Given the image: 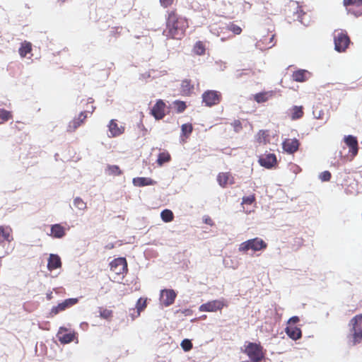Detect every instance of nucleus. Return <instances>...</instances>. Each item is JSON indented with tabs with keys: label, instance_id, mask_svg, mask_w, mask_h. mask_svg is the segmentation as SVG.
Instances as JSON below:
<instances>
[{
	"label": "nucleus",
	"instance_id": "9b49d317",
	"mask_svg": "<svg viewBox=\"0 0 362 362\" xmlns=\"http://www.w3.org/2000/svg\"><path fill=\"white\" fill-rule=\"evenodd\" d=\"M110 269L116 274H122L127 270V263L125 258L119 257L110 262Z\"/></svg>",
	"mask_w": 362,
	"mask_h": 362
},
{
	"label": "nucleus",
	"instance_id": "bf43d9fd",
	"mask_svg": "<svg viewBox=\"0 0 362 362\" xmlns=\"http://www.w3.org/2000/svg\"><path fill=\"white\" fill-rule=\"evenodd\" d=\"M59 1H61V2H64L66 0H58Z\"/></svg>",
	"mask_w": 362,
	"mask_h": 362
},
{
	"label": "nucleus",
	"instance_id": "3c124183",
	"mask_svg": "<svg viewBox=\"0 0 362 362\" xmlns=\"http://www.w3.org/2000/svg\"><path fill=\"white\" fill-rule=\"evenodd\" d=\"M46 297L47 300H51L53 298L52 292L47 293Z\"/></svg>",
	"mask_w": 362,
	"mask_h": 362
},
{
	"label": "nucleus",
	"instance_id": "a211bd4d",
	"mask_svg": "<svg viewBox=\"0 0 362 362\" xmlns=\"http://www.w3.org/2000/svg\"><path fill=\"white\" fill-rule=\"evenodd\" d=\"M283 149L288 153H293L299 147V141L296 139H286L282 143Z\"/></svg>",
	"mask_w": 362,
	"mask_h": 362
},
{
	"label": "nucleus",
	"instance_id": "20e7f679",
	"mask_svg": "<svg viewBox=\"0 0 362 362\" xmlns=\"http://www.w3.org/2000/svg\"><path fill=\"white\" fill-rule=\"evenodd\" d=\"M267 247V243L259 238L248 240L242 243L238 247V250L242 252H247L249 250L254 252L260 251Z\"/></svg>",
	"mask_w": 362,
	"mask_h": 362
},
{
	"label": "nucleus",
	"instance_id": "4c0bfd02",
	"mask_svg": "<svg viewBox=\"0 0 362 362\" xmlns=\"http://www.w3.org/2000/svg\"><path fill=\"white\" fill-rule=\"evenodd\" d=\"M146 306V300L140 298L136 303V310L141 314V312L145 309Z\"/></svg>",
	"mask_w": 362,
	"mask_h": 362
},
{
	"label": "nucleus",
	"instance_id": "de8ad7c7",
	"mask_svg": "<svg viewBox=\"0 0 362 362\" xmlns=\"http://www.w3.org/2000/svg\"><path fill=\"white\" fill-rule=\"evenodd\" d=\"M299 317H297V316H293V317H291L288 320V324H296L297 322H299Z\"/></svg>",
	"mask_w": 362,
	"mask_h": 362
},
{
	"label": "nucleus",
	"instance_id": "4d7b16f0",
	"mask_svg": "<svg viewBox=\"0 0 362 362\" xmlns=\"http://www.w3.org/2000/svg\"><path fill=\"white\" fill-rule=\"evenodd\" d=\"M90 110H91L90 113H92L94 111L95 107L92 106V107H90Z\"/></svg>",
	"mask_w": 362,
	"mask_h": 362
},
{
	"label": "nucleus",
	"instance_id": "5701e85b",
	"mask_svg": "<svg viewBox=\"0 0 362 362\" xmlns=\"http://www.w3.org/2000/svg\"><path fill=\"white\" fill-rule=\"evenodd\" d=\"M274 95V90L264 91L257 93L254 95L255 100L258 103H265L272 98Z\"/></svg>",
	"mask_w": 362,
	"mask_h": 362
},
{
	"label": "nucleus",
	"instance_id": "6e6552de",
	"mask_svg": "<svg viewBox=\"0 0 362 362\" xmlns=\"http://www.w3.org/2000/svg\"><path fill=\"white\" fill-rule=\"evenodd\" d=\"M68 331V329L64 327H60L57 333V337L58 340L63 344L71 343V341H76L78 343L77 334L74 331L69 333H65Z\"/></svg>",
	"mask_w": 362,
	"mask_h": 362
},
{
	"label": "nucleus",
	"instance_id": "ddd939ff",
	"mask_svg": "<svg viewBox=\"0 0 362 362\" xmlns=\"http://www.w3.org/2000/svg\"><path fill=\"white\" fill-rule=\"evenodd\" d=\"M344 5L346 7L353 6L356 9L347 8L348 13L353 14L356 17L362 15V0H344Z\"/></svg>",
	"mask_w": 362,
	"mask_h": 362
},
{
	"label": "nucleus",
	"instance_id": "f8f14e48",
	"mask_svg": "<svg viewBox=\"0 0 362 362\" xmlns=\"http://www.w3.org/2000/svg\"><path fill=\"white\" fill-rule=\"evenodd\" d=\"M109 138L117 137L124 133V127L119 125L115 119H111L107 125Z\"/></svg>",
	"mask_w": 362,
	"mask_h": 362
},
{
	"label": "nucleus",
	"instance_id": "603ef678",
	"mask_svg": "<svg viewBox=\"0 0 362 362\" xmlns=\"http://www.w3.org/2000/svg\"><path fill=\"white\" fill-rule=\"evenodd\" d=\"M204 221L207 224L212 225V221L210 218H206Z\"/></svg>",
	"mask_w": 362,
	"mask_h": 362
},
{
	"label": "nucleus",
	"instance_id": "e433bc0d",
	"mask_svg": "<svg viewBox=\"0 0 362 362\" xmlns=\"http://www.w3.org/2000/svg\"><path fill=\"white\" fill-rule=\"evenodd\" d=\"M194 52L197 54V55H202L204 54V52H205V47L204 46V45L202 44V42H197L194 47Z\"/></svg>",
	"mask_w": 362,
	"mask_h": 362
},
{
	"label": "nucleus",
	"instance_id": "c85d7f7f",
	"mask_svg": "<svg viewBox=\"0 0 362 362\" xmlns=\"http://www.w3.org/2000/svg\"><path fill=\"white\" fill-rule=\"evenodd\" d=\"M256 140L259 144H267L269 141L267 132L260 130L256 135Z\"/></svg>",
	"mask_w": 362,
	"mask_h": 362
},
{
	"label": "nucleus",
	"instance_id": "79ce46f5",
	"mask_svg": "<svg viewBox=\"0 0 362 362\" xmlns=\"http://www.w3.org/2000/svg\"><path fill=\"white\" fill-rule=\"evenodd\" d=\"M255 201V195H250L243 198V204H251Z\"/></svg>",
	"mask_w": 362,
	"mask_h": 362
},
{
	"label": "nucleus",
	"instance_id": "b1692460",
	"mask_svg": "<svg viewBox=\"0 0 362 362\" xmlns=\"http://www.w3.org/2000/svg\"><path fill=\"white\" fill-rule=\"evenodd\" d=\"M132 182L136 187H144L156 184V182L150 177H135L133 179Z\"/></svg>",
	"mask_w": 362,
	"mask_h": 362
},
{
	"label": "nucleus",
	"instance_id": "5fc2aeb1",
	"mask_svg": "<svg viewBox=\"0 0 362 362\" xmlns=\"http://www.w3.org/2000/svg\"><path fill=\"white\" fill-rule=\"evenodd\" d=\"M189 312H190V310H185V312H184V313L187 315V314H188V313H189Z\"/></svg>",
	"mask_w": 362,
	"mask_h": 362
},
{
	"label": "nucleus",
	"instance_id": "473e14b6",
	"mask_svg": "<svg viewBox=\"0 0 362 362\" xmlns=\"http://www.w3.org/2000/svg\"><path fill=\"white\" fill-rule=\"evenodd\" d=\"M12 115L11 112L4 109L0 108V124H3L5 122L11 119Z\"/></svg>",
	"mask_w": 362,
	"mask_h": 362
},
{
	"label": "nucleus",
	"instance_id": "a19ab883",
	"mask_svg": "<svg viewBox=\"0 0 362 362\" xmlns=\"http://www.w3.org/2000/svg\"><path fill=\"white\" fill-rule=\"evenodd\" d=\"M228 30L233 32L234 34L239 35L240 34L242 29L237 25L230 24L228 25Z\"/></svg>",
	"mask_w": 362,
	"mask_h": 362
},
{
	"label": "nucleus",
	"instance_id": "0eeeda50",
	"mask_svg": "<svg viewBox=\"0 0 362 362\" xmlns=\"http://www.w3.org/2000/svg\"><path fill=\"white\" fill-rule=\"evenodd\" d=\"M226 303L224 299H218L209 301L201 305L199 308L200 312H216L221 310Z\"/></svg>",
	"mask_w": 362,
	"mask_h": 362
},
{
	"label": "nucleus",
	"instance_id": "09e8293b",
	"mask_svg": "<svg viewBox=\"0 0 362 362\" xmlns=\"http://www.w3.org/2000/svg\"><path fill=\"white\" fill-rule=\"evenodd\" d=\"M234 127H235V130L236 132H238L240 130V129L241 128V124H240V122L237 120V121H235L234 122Z\"/></svg>",
	"mask_w": 362,
	"mask_h": 362
},
{
	"label": "nucleus",
	"instance_id": "f3484780",
	"mask_svg": "<svg viewBox=\"0 0 362 362\" xmlns=\"http://www.w3.org/2000/svg\"><path fill=\"white\" fill-rule=\"evenodd\" d=\"M165 105L161 100H158L154 105L151 110V113L156 119H163L165 115Z\"/></svg>",
	"mask_w": 362,
	"mask_h": 362
},
{
	"label": "nucleus",
	"instance_id": "aec40b11",
	"mask_svg": "<svg viewBox=\"0 0 362 362\" xmlns=\"http://www.w3.org/2000/svg\"><path fill=\"white\" fill-rule=\"evenodd\" d=\"M61 267L62 262L59 256L55 254H50L47 262V269L49 271H52L55 269L60 268Z\"/></svg>",
	"mask_w": 362,
	"mask_h": 362
},
{
	"label": "nucleus",
	"instance_id": "ea45409f",
	"mask_svg": "<svg viewBox=\"0 0 362 362\" xmlns=\"http://www.w3.org/2000/svg\"><path fill=\"white\" fill-rule=\"evenodd\" d=\"M180 345L185 351H188L192 348V343L187 339L182 340Z\"/></svg>",
	"mask_w": 362,
	"mask_h": 362
},
{
	"label": "nucleus",
	"instance_id": "2eb2a0df",
	"mask_svg": "<svg viewBox=\"0 0 362 362\" xmlns=\"http://www.w3.org/2000/svg\"><path fill=\"white\" fill-rule=\"evenodd\" d=\"M78 302L77 298H68L61 303H59L57 306H54L49 315L54 316L57 315L59 312L64 310L66 308L75 305Z\"/></svg>",
	"mask_w": 362,
	"mask_h": 362
},
{
	"label": "nucleus",
	"instance_id": "7c9ffc66",
	"mask_svg": "<svg viewBox=\"0 0 362 362\" xmlns=\"http://www.w3.org/2000/svg\"><path fill=\"white\" fill-rule=\"evenodd\" d=\"M105 172L107 174L110 175H120L122 174V170L119 169V166L115 165H107Z\"/></svg>",
	"mask_w": 362,
	"mask_h": 362
},
{
	"label": "nucleus",
	"instance_id": "37998d69",
	"mask_svg": "<svg viewBox=\"0 0 362 362\" xmlns=\"http://www.w3.org/2000/svg\"><path fill=\"white\" fill-rule=\"evenodd\" d=\"M175 107L178 112H183L186 108V105L184 102L182 101H176L175 102Z\"/></svg>",
	"mask_w": 362,
	"mask_h": 362
},
{
	"label": "nucleus",
	"instance_id": "2f4dec72",
	"mask_svg": "<svg viewBox=\"0 0 362 362\" xmlns=\"http://www.w3.org/2000/svg\"><path fill=\"white\" fill-rule=\"evenodd\" d=\"M170 160V154L166 152H163L159 153L157 159V163L158 164V165L162 166L165 163L168 162Z\"/></svg>",
	"mask_w": 362,
	"mask_h": 362
},
{
	"label": "nucleus",
	"instance_id": "6e6d98bb",
	"mask_svg": "<svg viewBox=\"0 0 362 362\" xmlns=\"http://www.w3.org/2000/svg\"><path fill=\"white\" fill-rule=\"evenodd\" d=\"M90 110H91L90 113H92L94 111L95 107L92 106V107H90Z\"/></svg>",
	"mask_w": 362,
	"mask_h": 362
},
{
	"label": "nucleus",
	"instance_id": "393cba45",
	"mask_svg": "<svg viewBox=\"0 0 362 362\" xmlns=\"http://www.w3.org/2000/svg\"><path fill=\"white\" fill-rule=\"evenodd\" d=\"M287 335L293 340L300 339L302 336L301 330L297 327L288 326L285 329Z\"/></svg>",
	"mask_w": 362,
	"mask_h": 362
},
{
	"label": "nucleus",
	"instance_id": "f03ea898",
	"mask_svg": "<svg viewBox=\"0 0 362 362\" xmlns=\"http://www.w3.org/2000/svg\"><path fill=\"white\" fill-rule=\"evenodd\" d=\"M349 343L354 346L362 341V315L353 317L349 322Z\"/></svg>",
	"mask_w": 362,
	"mask_h": 362
},
{
	"label": "nucleus",
	"instance_id": "4468645a",
	"mask_svg": "<svg viewBox=\"0 0 362 362\" xmlns=\"http://www.w3.org/2000/svg\"><path fill=\"white\" fill-rule=\"evenodd\" d=\"M87 118V112H81L78 117H75L70 121L67 125L66 131L68 132H74L76 129L79 127Z\"/></svg>",
	"mask_w": 362,
	"mask_h": 362
},
{
	"label": "nucleus",
	"instance_id": "dca6fc26",
	"mask_svg": "<svg viewBox=\"0 0 362 362\" xmlns=\"http://www.w3.org/2000/svg\"><path fill=\"white\" fill-rule=\"evenodd\" d=\"M67 230L60 223L53 224L51 226L50 233L48 235L54 238L61 239L66 235Z\"/></svg>",
	"mask_w": 362,
	"mask_h": 362
},
{
	"label": "nucleus",
	"instance_id": "49530a36",
	"mask_svg": "<svg viewBox=\"0 0 362 362\" xmlns=\"http://www.w3.org/2000/svg\"><path fill=\"white\" fill-rule=\"evenodd\" d=\"M174 0H160V4L163 7H168L173 3Z\"/></svg>",
	"mask_w": 362,
	"mask_h": 362
},
{
	"label": "nucleus",
	"instance_id": "c03bdc74",
	"mask_svg": "<svg viewBox=\"0 0 362 362\" xmlns=\"http://www.w3.org/2000/svg\"><path fill=\"white\" fill-rule=\"evenodd\" d=\"M322 181H329L331 178V173L329 171H324L320 175Z\"/></svg>",
	"mask_w": 362,
	"mask_h": 362
},
{
	"label": "nucleus",
	"instance_id": "4be33fe9",
	"mask_svg": "<svg viewBox=\"0 0 362 362\" xmlns=\"http://www.w3.org/2000/svg\"><path fill=\"white\" fill-rule=\"evenodd\" d=\"M310 77V73L305 69H299L293 74V79L297 82H304Z\"/></svg>",
	"mask_w": 362,
	"mask_h": 362
},
{
	"label": "nucleus",
	"instance_id": "cd10ccee",
	"mask_svg": "<svg viewBox=\"0 0 362 362\" xmlns=\"http://www.w3.org/2000/svg\"><path fill=\"white\" fill-rule=\"evenodd\" d=\"M31 43L27 41H24L21 43L18 52L21 57H25L28 54L31 52Z\"/></svg>",
	"mask_w": 362,
	"mask_h": 362
},
{
	"label": "nucleus",
	"instance_id": "58836bf2",
	"mask_svg": "<svg viewBox=\"0 0 362 362\" xmlns=\"http://www.w3.org/2000/svg\"><path fill=\"white\" fill-rule=\"evenodd\" d=\"M192 131V126L190 124H184L182 125V134L185 136H188Z\"/></svg>",
	"mask_w": 362,
	"mask_h": 362
},
{
	"label": "nucleus",
	"instance_id": "412c9836",
	"mask_svg": "<svg viewBox=\"0 0 362 362\" xmlns=\"http://www.w3.org/2000/svg\"><path fill=\"white\" fill-rule=\"evenodd\" d=\"M344 142L350 148V151L354 156L358 153V141L356 137L349 135L344 137Z\"/></svg>",
	"mask_w": 362,
	"mask_h": 362
},
{
	"label": "nucleus",
	"instance_id": "f704fd0d",
	"mask_svg": "<svg viewBox=\"0 0 362 362\" xmlns=\"http://www.w3.org/2000/svg\"><path fill=\"white\" fill-rule=\"evenodd\" d=\"M298 21L304 25L308 26L310 24V19L305 13L300 11L297 13Z\"/></svg>",
	"mask_w": 362,
	"mask_h": 362
},
{
	"label": "nucleus",
	"instance_id": "9d476101",
	"mask_svg": "<svg viewBox=\"0 0 362 362\" xmlns=\"http://www.w3.org/2000/svg\"><path fill=\"white\" fill-rule=\"evenodd\" d=\"M221 99V94L216 90H207L202 94V101L206 106H213L218 104Z\"/></svg>",
	"mask_w": 362,
	"mask_h": 362
},
{
	"label": "nucleus",
	"instance_id": "864d4df0",
	"mask_svg": "<svg viewBox=\"0 0 362 362\" xmlns=\"http://www.w3.org/2000/svg\"><path fill=\"white\" fill-rule=\"evenodd\" d=\"M226 68V65L224 63H223V66H221V70H223Z\"/></svg>",
	"mask_w": 362,
	"mask_h": 362
},
{
	"label": "nucleus",
	"instance_id": "c756f323",
	"mask_svg": "<svg viewBox=\"0 0 362 362\" xmlns=\"http://www.w3.org/2000/svg\"><path fill=\"white\" fill-rule=\"evenodd\" d=\"M73 204L80 211H84L87 208L86 203L79 197L74 199Z\"/></svg>",
	"mask_w": 362,
	"mask_h": 362
},
{
	"label": "nucleus",
	"instance_id": "f257e3e1",
	"mask_svg": "<svg viewBox=\"0 0 362 362\" xmlns=\"http://www.w3.org/2000/svg\"><path fill=\"white\" fill-rule=\"evenodd\" d=\"M187 27L188 23L186 18L171 12L168 14L166 28L163 30V35L174 39H180Z\"/></svg>",
	"mask_w": 362,
	"mask_h": 362
},
{
	"label": "nucleus",
	"instance_id": "6ab92c4d",
	"mask_svg": "<svg viewBox=\"0 0 362 362\" xmlns=\"http://www.w3.org/2000/svg\"><path fill=\"white\" fill-rule=\"evenodd\" d=\"M259 163L260 165L266 168H271L276 163V156L273 153L267 154L259 158Z\"/></svg>",
	"mask_w": 362,
	"mask_h": 362
},
{
	"label": "nucleus",
	"instance_id": "13d9d810",
	"mask_svg": "<svg viewBox=\"0 0 362 362\" xmlns=\"http://www.w3.org/2000/svg\"><path fill=\"white\" fill-rule=\"evenodd\" d=\"M274 39V35L271 37L270 41L272 42Z\"/></svg>",
	"mask_w": 362,
	"mask_h": 362
},
{
	"label": "nucleus",
	"instance_id": "72a5a7b5",
	"mask_svg": "<svg viewBox=\"0 0 362 362\" xmlns=\"http://www.w3.org/2000/svg\"><path fill=\"white\" fill-rule=\"evenodd\" d=\"M160 217L164 222H170L173 219V214L170 210L165 209L161 212Z\"/></svg>",
	"mask_w": 362,
	"mask_h": 362
},
{
	"label": "nucleus",
	"instance_id": "1a4fd4ad",
	"mask_svg": "<svg viewBox=\"0 0 362 362\" xmlns=\"http://www.w3.org/2000/svg\"><path fill=\"white\" fill-rule=\"evenodd\" d=\"M176 296L177 293L173 289H163L160 293V304L168 307L174 303Z\"/></svg>",
	"mask_w": 362,
	"mask_h": 362
},
{
	"label": "nucleus",
	"instance_id": "a878e982",
	"mask_svg": "<svg viewBox=\"0 0 362 362\" xmlns=\"http://www.w3.org/2000/svg\"><path fill=\"white\" fill-rule=\"evenodd\" d=\"M288 114L293 120L300 119L303 115V107L295 105L288 110Z\"/></svg>",
	"mask_w": 362,
	"mask_h": 362
},
{
	"label": "nucleus",
	"instance_id": "423d86ee",
	"mask_svg": "<svg viewBox=\"0 0 362 362\" xmlns=\"http://www.w3.org/2000/svg\"><path fill=\"white\" fill-rule=\"evenodd\" d=\"M245 353L252 362H259L264 357L262 347L256 343L250 342L245 346Z\"/></svg>",
	"mask_w": 362,
	"mask_h": 362
},
{
	"label": "nucleus",
	"instance_id": "c9c22d12",
	"mask_svg": "<svg viewBox=\"0 0 362 362\" xmlns=\"http://www.w3.org/2000/svg\"><path fill=\"white\" fill-rule=\"evenodd\" d=\"M100 310V317L103 319L108 320L112 316V311L108 309H103L102 308Z\"/></svg>",
	"mask_w": 362,
	"mask_h": 362
},
{
	"label": "nucleus",
	"instance_id": "8fccbe9b",
	"mask_svg": "<svg viewBox=\"0 0 362 362\" xmlns=\"http://www.w3.org/2000/svg\"><path fill=\"white\" fill-rule=\"evenodd\" d=\"M182 86H183L184 88H187L189 90V89H190V88H189V83L188 81H183V83H182Z\"/></svg>",
	"mask_w": 362,
	"mask_h": 362
},
{
	"label": "nucleus",
	"instance_id": "a18cd8bd",
	"mask_svg": "<svg viewBox=\"0 0 362 362\" xmlns=\"http://www.w3.org/2000/svg\"><path fill=\"white\" fill-rule=\"evenodd\" d=\"M140 315V313L136 311L135 308H132L129 310V316L131 317L132 320H134Z\"/></svg>",
	"mask_w": 362,
	"mask_h": 362
},
{
	"label": "nucleus",
	"instance_id": "39448f33",
	"mask_svg": "<svg viewBox=\"0 0 362 362\" xmlns=\"http://www.w3.org/2000/svg\"><path fill=\"white\" fill-rule=\"evenodd\" d=\"M334 47L337 52H344L350 43L347 33L343 30H335L333 33Z\"/></svg>",
	"mask_w": 362,
	"mask_h": 362
},
{
	"label": "nucleus",
	"instance_id": "bb28decb",
	"mask_svg": "<svg viewBox=\"0 0 362 362\" xmlns=\"http://www.w3.org/2000/svg\"><path fill=\"white\" fill-rule=\"evenodd\" d=\"M231 179V175L228 173H221L217 176V181L222 187H225L228 183H232Z\"/></svg>",
	"mask_w": 362,
	"mask_h": 362
},
{
	"label": "nucleus",
	"instance_id": "7ed1b4c3",
	"mask_svg": "<svg viewBox=\"0 0 362 362\" xmlns=\"http://www.w3.org/2000/svg\"><path fill=\"white\" fill-rule=\"evenodd\" d=\"M12 229L9 226H0V258L9 254L10 250L6 245L13 240Z\"/></svg>",
	"mask_w": 362,
	"mask_h": 362
}]
</instances>
